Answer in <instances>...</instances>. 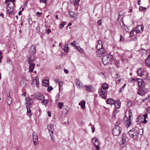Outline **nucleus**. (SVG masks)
<instances>
[{
	"label": "nucleus",
	"instance_id": "1",
	"mask_svg": "<svg viewBox=\"0 0 150 150\" xmlns=\"http://www.w3.org/2000/svg\"><path fill=\"white\" fill-rule=\"evenodd\" d=\"M28 62L29 64V71L30 72L33 71L34 68L35 67V64L34 63L35 59L32 57L28 56Z\"/></svg>",
	"mask_w": 150,
	"mask_h": 150
},
{
	"label": "nucleus",
	"instance_id": "2",
	"mask_svg": "<svg viewBox=\"0 0 150 150\" xmlns=\"http://www.w3.org/2000/svg\"><path fill=\"white\" fill-rule=\"evenodd\" d=\"M119 122H116L115 126L113 128L112 132L114 135L118 136L121 132L122 129L121 127L118 125Z\"/></svg>",
	"mask_w": 150,
	"mask_h": 150
},
{
	"label": "nucleus",
	"instance_id": "3",
	"mask_svg": "<svg viewBox=\"0 0 150 150\" xmlns=\"http://www.w3.org/2000/svg\"><path fill=\"white\" fill-rule=\"evenodd\" d=\"M112 58V56L110 54H108L103 57L102 60L103 63L104 65H107L110 61Z\"/></svg>",
	"mask_w": 150,
	"mask_h": 150
},
{
	"label": "nucleus",
	"instance_id": "4",
	"mask_svg": "<svg viewBox=\"0 0 150 150\" xmlns=\"http://www.w3.org/2000/svg\"><path fill=\"white\" fill-rule=\"evenodd\" d=\"M137 93V94L140 96H143L147 92V89L144 87H140Z\"/></svg>",
	"mask_w": 150,
	"mask_h": 150
},
{
	"label": "nucleus",
	"instance_id": "5",
	"mask_svg": "<svg viewBox=\"0 0 150 150\" xmlns=\"http://www.w3.org/2000/svg\"><path fill=\"white\" fill-rule=\"evenodd\" d=\"M99 96L101 97L104 99H106V95L107 91L105 90H103L102 88H99Z\"/></svg>",
	"mask_w": 150,
	"mask_h": 150
},
{
	"label": "nucleus",
	"instance_id": "6",
	"mask_svg": "<svg viewBox=\"0 0 150 150\" xmlns=\"http://www.w3.org/2000/svg\"><path fill=\"white\" fill-rule=\"evenodd\" d=\"M134 129V131L133 132L132 134H130V137L134 139H136L138 135V128L137 127H136Z\"/></svg>",
	"mask_w": 150,
	"mask_h": 150
},
{
	"label": "nucleus",
	"instance_id": "7",
	"mask_svg": "<svg viewBox=\"0 0 150 150\" xmlns=\"http://www.w3.org/2000/svg\"><path fill=\"white\" fill-rule=\"evenodd\" d=\"M75 81L76 86L77 88L79 89H81L83 87V84L79 78H76L75 79Z\"/></svg>",
	"mask_w": 150,
	"mask_h": 150
},
{
	"label": "nucleus",
	"instance_id": "8",
	"mask_svg": "<svg viewBox=\"0 0 150 150\" xmlns=\"http://www.w3.org/2000/svg\"><path fill=\"white\" fill-rule=\"evenodd\" d=\"M36 46L35 45H33L31 46L30 48V55L29 56H30L31 55H33L36 53Z\"/></svg>",
	"mask_w": 150,
	"mask_h": 150
},
{
	"label": "nucleus",
	"instance_id": "9",
	"mask_svg": "<svg viewBox=\"0 0 150 150\" xmlns=\"http://www.w3.org/2000/svg\"><path fill=\"white\" fill-rule=\"evenodd\" d=\"M83 88L86 91L92 92L94 89L93 87L91 85H85L83 86Z\"/></svg>",
	"mask_w": 150,
	"mask_h": 150
},
{
	"label": "nucleus",
	"instance_id": "10",
	"mask_svg": "<svg viewBox=\"0 0 150 150\" xmlns=\"http://www.w3.org/2000/svg\"><path fill=\"white\" fill-rule=\"evenodd\" d=\"M120 24L122 29H124L125 31L127 32H128L129 31V29L128 28V27L124 24L123 21L122 19H121L120 21Z\"/></svg>",
	"mask_w": 150,
	"mask_h": 150
},
{
	"label": "nucleus",
	"instance_id": "11",
	"mask_svg": "<svg viewBox=\"0 0 150 150\" xmlns=\"http://www.w3.org/2000/svg\"><path fill=\"white\" fill-rule=\"evenodd\" d=\"M143 30V27L142 25H139L137 27L135 31L136 33L142 32Z\"/></svg>",
	"mask_w": 150,
	"mask_h": 150
},
{
	"label": "nucleus",
	"instance_id": "12",
	"mask_svg": "<svg viewBox=\"0 0 150 150\" xmlns=\"http://www.w3.org/2000/svg\"><path fill=\"white\" fill-rule=\"evenodd\" d=\"M33 141L35 145L37 144L38 140V137L37 134L35 132H33Z\"/></svg>",
	"mask_w": 150,
	"mask_h": 150
},
{
	"label": "nucleus",
	"instance_id": "13",
	"mask_svg": "<svg viewBox=\"0 0 150 150\" xmlns=\"http://www.w3.org/2000/svg\"><path fill=\"white\" fill-rule=\"evenodd\" d=\"M34 98L42 100L43 99L44 96L40 93H37L34 95Z\"/></svg>",
	"mask_w": 150,
	"mask_h": 150
},
{
	"label": "nucleus",
	"instance_id": "14",
	"mask_svg": "<svg viewBox=\"0 0 150 150\" xmlns=\"http://www.w3.org/2000/svg\"><path fill=\"white\" fill-rule=\"evenodd\" d=\"M94 141H93V144L96 148L97 150L99 149V146L100 145V143L99 142L98 139H95Z\"/></svg>",
	"mask_w": 150,
	"mask_h": 150
},
{
	"label": "nucleus",
	"instance_id": "15",
	"mask_svg": "<svg viewBox=\"0 0 150 150\" xmlns=\"http://www.w3.org/2000/svg\"><path fill=\"white\" fill-rule=\"evenodd\" d=\"M144 71L143 69L142 68H139L137 71V74L139 76H141L144 74Z\"/></svg>",
	"mask_w": 150,
	"mask_h": 150
},
{
	"label": "nucleus",
	"instance_id": "16",
	"mask_svg": "<svg viewBox=\"0 0 150 150\" xmlns=\"http://www.w3.org/2000/svg\"><path fill=\"white\" fill-rule=\"evenodd\" d=\"M115 101L113 99L111 98H108L106 100L108 104L111 105L114 104V103H115Z\"/></svg>",
	"mask_w": 150,
	"mask_h": 150
},
{
	"label": "nucleus",
	"instance_id": "17",
	"mask_svg": "<svg viewBox=\"0 0 150 150\" xmlns=\"http://www.w3.org/2000/svg\"><path fill=\"white\" fill-rule=\"evenodd\" d=\"M30 107L29 106H26V108L27 109V114L29 117H30L31 116L32 114L31 112V111Z\"/></svg>",
	"mask_w": 150,
	"mask_h": 150
},
{
	"label": "nucleus",
	"instance_id": "18",
	"mask_svg": "<svg viewBox=\"0 0 150 150\" xmlns=\"http://www.w3.org/2000/svg\"><path fill=\"white\" fill-rule=\"evenodd\" d=\"M138 82V85L140 87H143V86L144 82L143 81L142 79H137Z\"/></svg>",
	"mask_w": 150,
	"mask_h": 150
},
{
	"label": "nucleus",
	"instance_id": "19",
	"mask_svg": "<svg viewBox=\"0 0 150 150\" xmlns=\"http://www.w3.org/2000/svg\"><path fill=\"white\" fill-rule=\"evenodd\" d=\"M114 104L115 105L116 108H118L120 106V103L119 100L115 101Z\"/></svg>",
	"mask_w": 150,
	"mask_h": 150
},
{
	"label": "nucleus",
	"instance_id": "20",
	"mask_svg": "<svg viewBox=\"0 0 150 150\" xmlns=\"http://www.w3.org/2000/svg\"><path fill=\"white\" fill-rule=\"evenodd\" d=\"M69 14L70 17L71 18H74L75 17L77 16H78V13L73 11H70Z\"/></svg>",
	"mask_w": 150,
	"mask_h": 150
},
{
	"label": "nucleus",
	"instance_id": "21",
	"mask_svg": "<svg viewBox=\"0 0 150 150\" xmlns=\"http://www.w3.org/2000/svg\"><path fill=\"white\" fill-rule=\"evenodd\" d=\"M7 103L8 105H10L11 103L12 100L10 96V94H9V96L8 95V96L7 98Z\"/></svg>",
	"mask_w": 150,
	"mask_h": 150
},
{
	"label": "nucleus",
	"instance_id": "22",
	"mask_svg": "<svg viewBox=\"0 0 150 150\" xmlns=\"http://www.w3.org/2000/svg\"><path fill=\"white\" fill-rule=\"evenodd\" d=\"M144 117V115H140L137 118L138 120V121H139V122H142L143 120Z\"/></svg>",
	"mask_w": 150,
	"mask_h": 150
},
{
	"label": "nucleus",
	"instance_id": "23",
	"mask_svg": "<svg viewBox=\"0 0 150 150\" xmlns=\"http://www.w3.org/2000/svg\"><path fill=\"white\" fill-rule=\"evenodd\" d=\"M14 6H12L11 5H9L8 4L6 6V8L7 9V11H11V10H13Z\"/></svg>",
	"mask_w": 150,
	"mask_h": 150
},
{
	"label": "nucleus",
	"instance_id": "24",
	"mask_svg": "<svg viewBox=\"0 0 150 150\" xmlns=\"http://www.w3.org/2000/svg\"><path fill=\"white\" fill-rule=\"evenodd\" d=\"M125 125L127 127H128L131 124V119H127L125 122Z\"/></svg>",
	"mask_w": 150,
	"mask_h": 150
},
{
	"label": "nucleus",
	"instance_id": "25",
	"mask_svg": "<svg viewBox=\"0 0 150 150\" xmlns=\"http://www.w3.org/2000/svg\"><path fill=\"white\" fill-rule=\"evenodd\" d=\"M103 53L102 52H101V50H99L98 49L96 51V54L98 55V57H100L102 56L103 54Z\"/></svg>",
	"mask_w": 150,
	"mask_h": 150
},
{
	"label": "nucleus",
	"instance_id": "26",
	"mask_svg": "<svg viewBox=\"0 0 150 150\" xmlns=\"http://www.w3.org/2000/svg\"><path fill=\"white\" fill-rule=\"evenodd\" d=\"M25 99L26 100V104H27V106H29L30 105V100L29 98H26Z\"/></svg>",
	"mask_w": 150,
	"mask_h": 150
},
{
	"label": "nucleus",
	"instance_id": "27",
	"mask_svg": "<svg viewBox=\"0 0 150 150\" xmlns=\"http://www.w3.org/2000/svg\"><path fill=\"white\" fill-rule=\"evenodd\" d=\"M100 46L102 47H103L102 41L101 40H99L98 41V45L97 46V48L100 47Z\"/></svg>",
	"mask_w": 150,
	"mask_h": 150
},
{
	"label": "nucleus",
	"instance_id": "28",
	"mask_svg": "<svg viewBox=\"0 0 150 150\" xmlns=\"http://www.w3.org/2000/svg\"><path fill=\"white\" fill-rule=\"evenodd\" d=\"M102 87L103 88V90L104 89L105 90L106 89L108 88V84L106 83H104L102 85Z\"/></svg>",
	"mask_w": 150,
	"mask_h": 150
},
{
	"label": "nucleus",
	"instance_id": "29",
	"mask_svg": "<svg viewBox=\"0 0 150 150\" xmlns=\"http://www.w3.org/2000/svg\"><path fill=\"white\" fill-rule=\"evenodd\" d=\"M33 84L38 85L39 83V80L37 78H35V79L33 80Z\"/></svg>",
	"mask_w": 150,
	"mask_h": 150
},
{
	"label": "nucleus",
	"instance_id": "30",
	"mask_svg": "<svg viewBox=\"0 0 150 150\" xmlns=\"http://www.w3.org/2000/svg\"><path fill=\"white\" fill-rule=\"evenodd\" d=\"M85 103H86L85 101H83L81 103H79V105H81L82 108L84 109L85 107Z\"/></svg>",
	"mask_w": 150,
	"mask_h": 150
},
{
	"label": "nucleus",
	"instance_id": "31",
	"mask_svg": "<svg viewBox=\"0 0 150 150\" xmlns=\"http://www.w3.org/2000/svg\"><path fill=\"white\" fill-rule=\"evenodd\" d=\"M25 81H26L25 79H23L21 81L20 84L21 86L22 87L24 86L26 84V83H25Z\"/></svg>",
	"mask_w": 150,
	"mask_h": 150
},
{
	"label": "nucleus",
	"instance_id": "32",
	"mask_svg": "<svg viewBox=\"0 0 150 150\" xmlns=\"http://www.w3.org/2000/svg\"><path fill=\"white\" fill-rule=\"evenodd\" d=\"M120 145L121 148H123L126 145L125 142L122 141H120Z\"/></svg>",
	"mask_w": 150,
	"mask_h": 150
},
{
	"label": "nucleus",
	"instance_id": "33",
	"mask_svg": "<svg viewBox=\"0 0 150 150\" xmlns=\"http://www.w3.org/2000/svg\"><path fill=\"white\" fill-rule=\"evenodd\" d=\"M144 118H143V120L142 122V123H145L147 122V121L146 120V118L147 117V114H144Z\"/></svg>",
	"mask_w": 150,
	"mask_h": 150
},
{
	"label": "nucleus",
	"instance_id": "34",
	"mask_svg": "<svg viewBox=\"0 0 150 150\" xmlns=\"http://www.w3.org/2000/svg\"><path fill=\"white\" fill-rule=\"evenodd\" d=\"M43 82L45 84V85H44V86L47 87L49 85V81L45 79L43 80Z\"/></svg>",
	"mask_w": 150,
	"mask_h": 150
},
{
	"label": "nucleus",
	"instance_id": "35",
	"mask_svg": "<svg viewBox=\"0 0 150 150\" xmlns=\"http://www.w3.org/2000/svg\"><path fill=\"white\" fill-rule=\"evenodd\" d=\"M64 105L63 103L61 102H59L58 103V107L60 109H62V107Z\"/></svg>",
	"mask_w": 150,
	"mask_h": 150
},
{
	"label": "nucleus",
	"instance_id": "36",
	"mask_svg": "<svg viewBox=\"0 0 150 150\" xmlns=\"http://www.w3.org/2000/svg\"><path fill=\"white\" fill-rule=\"evenodd\" d=\"M126 134H122V141L125 142H126Z\"/></svg>",
	"mask_w": 150,
	"mask_h": 150
},
{
	"label": "nucleus",
	"instance_id": "37",
	"mask_svg": "<svg viewBox=\"0 0 150 150\" xmlns=\"http://www.w3.org/2000/svg\"><path fill=\"white\" fill-rule=\"evenodd\" d=\"M66 24V22L63 21L62 22L60 25L59 27L61 29H62L64 26Z\"/></svg>",
	"mask_w": 150,
	"mask_h": 150
},
{
	"label": "nucleus",
	"instance_id": "38",
	"mask_svg": "<svg viewBox=\"0 0 150 150\" xmlns=\"http://www.w3.org/2000/svg\"><path fill=\"white\" fill-rule=\"evenodd\" d=\"M76 48L81 53H82L83 52V50L80 47L76 46Z\"/></svg>",
	"mask_w": 150,
	"mask_h": 150
},
{
	"label": "nucleus",
	"instance_id": "39",
	"mask_svg": "<svg viewBox=\"0 0 150 150\" xmlns=\"http://www.w3.org/2000/svg\"><path fill=\"white\" fill-rule=\"evenodd\" d=\"M6 14L9 15H13L14 14L13 10H11V11H6Z\"/></svg>",
	"mask_w": 150,
	"mask_h": 150
},
{
	"label": "nucleus",
	"instance_id": "40",
	"mask_svg": "<svg viewBox=\"0 0 150 150\" xmlns=\"http://www.w3.org/2000/svg\"><path fill=\"white\" fill-rule=\"evenodd\" d=\"M14 0H6V2H7V1H9L11 2V4H9V5H11L12 6H14V4L13 1Z\"/></svg>",
	"mask_w": 150,
	"mask_h": 150
},
{
	"label": "nucleus",
	"instance_id": "41",
	"mask_svg": "<svg viewBox=\"0 0 150 150\" xmlns=\"http://www.w3.org/2000/svg\"><path fill=\"white\" fill-rule=\"evenodd\" d=\"M53 125L52 124H50L48 125L47 128L48 130H50V129H52V128L53 127Z\"/></svg>",
	"mask_w": 150,
	"mask_h": 150
},
{
	"label": "nucleus",
	"instance_id": "42",
	"mask_svg": "<svg viewBox=\"0 0 150 150\" xmlns=\"http://www.w3.org/2000/svg\"><path fill=\"white\" fill-rule=\"evenodd\" d=\"M120 64V61L119 60H116L115 62V65L117 67H119Z\"/></svg>",
	"mask_w": 150,
	"mask_h": 150
},
{
	"label": "nucleus",
	"instance_id": "43",
	"mask_svg": "<svg viewBox=\"0 0 150 150\" xmlns=\"http://www.w3.org/2000/svg\"><path fill=\"white\" fill-rule=\"evenodd\" d=\"M128 112L129 114V119H130L131 117L132 116V113L131 110H129V111Z\"/></svg>",
	"mask_w": 150,
	"mask_h": 150
},
{
	"label": "nucleus",
	"instance_id": "44",
	"mask_svg": "<svg viewBox=\"0 0 150 150\" xmlns=\"http://www.w3.org/2000/svg\"><path fill=\"white\" fill-rule=\"evenodd\" d=\"M146 64L147 66L150 67V61L147 58L146 59Z\"/></svg>",
	"mask_w": 150,
	"mask_h": 150
},
{
	"label": "nucleus",
	"instance_id": "45",
	"mask_svg": "<svg viewBox=\"0 0 150 150\" xmlns=\"http://www.w3.org/2000/svg\"><path fill=\"white\" fill-rule=\"evenodd\" d=\"M135 30L133 29L130 32V36L131 37H132L134 35V33L135 31Z\"/></svg>",
	"mask_w": 150,
	"mask_h": 150
},
{
	"label": "nucleus",
	"instance_id": "46",
	"mask_svg": "<svg viewBox=\"0 0 150 150\" xmlns=\"http://www.w3.org/2000/svg\"><path fill=\"white\" fill-rule=\"evenodd\" d=\"M48 101L49 100H43L42 101L41 103H43L44 105H45L48 102Z\"/></svg>",
	"mask_w": 150,
	"mask_h": 150
},
{
	"label": "nucleus",
	"instance_id": "47",
	"mask_svg": "<svg viewBox=\"0 0 150 150\" xmlns=\"http://www.w3.org/2000/svg\"><path fill=\"white\" fill-rule=\"evenodd\" d=\"M126 84H125L122 87H121V88H120V91H119V92L120 93L123 91L124 88L126 86Z\"/></svg>",
	"mask_w": 150,
	"mask_h": 150
},
{
	"label": "nucleus",
	"instance_id": "48",
	"mask_svg": "<svg viewBox=\"0 0 150 150\" xmlns=\"http://www.w3.org/2000/svg\"><path fill=\"white\" fill-rule=\"evenodd\" d=\"M134 131V128L131 129L128 132V134L130 136V134H132V133Z\"/></svg>",
	"mask_w": 150,
	"mask_h": 150
},
{
	"label": "nucleus",
	"instance_id": "49",
	"mask_svg": "<svg viewBox=\"0 0 150 150\" xmlns=\"http://www.w3.org/2000/svg\"><path fill=\"white\" fill-rule=\"evenodd\" d=\"M150 112V107H148L146 109V112L145 114H147V115Z\"/></svg>",
	"mask_w": 150,
	"mask_h": 150
},
{
	"label": "nucleus",
	"instance_id": "50",
	"mask_svg": "<svg viewBox=\"0 0 150 150\" xmlns=\"http://www.w3.org/2000/svg\"><path fill=\"white\" fill-rule=\"evenodd\" d=\"M53 89V88L52 86H49L47 89V91L49 92L51 91Z\"/></svg>",
	"mask_w": 150,
	"mask_h": 150
},
{
	"label": "nucleus",
	"instance_id": "51",
	"mask_svg": "<svg viewBox=\"0 0 150 150\" xmlns=\"http://www.w3.org/2000/svg\"><path fill=\"white\" fill-rule=\"evenodd\" d=\"M143 130L142 129H140L139 130V134L142 135L143 134Z\"/></svg>",
	"mask_w": 150,
	"mask_h": 150
},
{
	"label": "nucleus",
	"instance_id": "52",
	"mask_svg": "<svg viewBox=\"0 0 150 150\" xmlns=\"http://www.w3.org/2000/svg\"><path fill=\"white\" fill-rule=\"evenodd\" d=\"M102 21L101 19L98 20L97 21V24L98 25L100 26L101 25Z\"/></svg>",
	"mask_w": 150,
	"mask_h": 150
},
{
	"label": "nucleus",
	"instance_id": "53",
	"mask_svg": "<svg viewBox=\"0 0 150 150\" xmlns=\"http://www.w3.org/2000/svg\"><path fill=\"white\" fill-rule=\"evenodd\" d=\"M36 32L39 33L40 32V27L38 26L36 28Z\"/></svg>",
	"mask_w": 150,
	"mask_h": 150
},
{
	"label": "nucleus",
	"instance_id": "54",
	"mask_svg": "<svg viewBox=\"0 0 150 150\" xmlns=\"http://www.w3.org/2000/svg\"><path fill=\"white\" fill-rule=\"evenodd\" d=\"M139 10H145L146 9V8L145 7H144L142 6H140L139 7Z\"/></svg>",
	"mask_w": 150,
	"mask_h": 150
},
{
	"label": "nucleus",
	"instance_id": "55",
	"mask_svg": "<svg viewBox=\"0 0 150 150\" xmlns=\"http://www.w3.org/2000/svg\"><path fill=\"white\" fill-rule=\"evenodd\" d=\"M124 14V12L122 11H120L118 15L119 16H121Z\"/></svg>",
	"mask_w": 150,
	"mask_h": 150
},
{
	"label": "nucleus",
	"instance_id": "56",
	"mask_svg": "<svg viewBox=\"0 0 150 150\" xmlns=\"http://www.w3.org/2000/svg\"><path fill=\"white\" fill-rule=\"evenodd\" d=\"M98 50H101V52H102L103 53H104L105 52V50L103 47H101L100 48L98 49Z\"/></svg>",
	"mask_w": 150,
	"mask_h": 150
},
{
	"label": "nucleus",
	"instance_id": "57",
	"mask_svg": "<svg viewBox=\"0 0 150 150\" xmlns=\"http://www.w3.org/2000/svg\"><path fill=\"white\" fill-rule=\"evenodd\" d=\"M76 42V41H74L73 42H72L71 43V45L74 47H76V43H75Z\"/></svg>",
	"mask_w": 150,
	"mask_h": 150
},
{
	"label": "nucleus",
	"instance_id": "58",
	"mask_svg": "<svg viewBox=\"0 0 150 150\" xmlns=\"http://www.w3.org/2000/svg\"><path fill=\"white\" fill-rule=\"evenodd\" d=\"M145 79H146L148 80H150V76H149V74L147 73V76H146Z\"/></svg>",
	"mask_w": 150,
	"mask_h": 150
},
{
	"label": "nucleus",
	"instance_id": "59",
	"mask_svg": "<svg viewBox=\"0 0 150 150\" xmlns=\"http://www.w3.org/2000/svg\"><path fill=\"white\" fill-rule=\"evenodd\" d=\"M39 1L40 3H43L45 4L47 2L46 0H39Z\"/></svg>",
	"mask_w": 150,
	"mask_h": 150
},
{
	"label": "nucleus",
	"instance_id": "60",
	"mask_svg": "<svg viewBox=\"0 0 150 150\" xmlns=\"http://www.w3.org/2000/svg\"><path fill=\"white\" fill-rule=\"evenodd\" d=\"M45 31H46V33L47 34H48L49 33L51 32V30L49 29H48V30L47 29H45Z\"/></svg>",
	"mask_w": 150,
	"mask_h": 150
},
{
	"label": "nucleus",
	"instance_id": "61",
	"mask_svg": "<svg viewBox=\"0 0 150 150\" xmlns=\"http://www.w3.org/2000/svg\"><path fill=\"white\" fill-rule=\"evenodd\" d=\"M50 136L51 137V139L53 141H54L55 140V139L54 138L53 134H50Z\"/></svg>",
	"mask_w": 150,
	"mask_h": 150
},
{
	"label": "nucleus",
	"instance_id": "62",
	"mask_svg": "<svg viewBox=\"0 0 150 150\" xmlns=\"http://www.w3.org/2000/svg\"><path fill=\"white\" fill-rule=\"evenodd\" d=\"M126 61V59L123 58H121V61L122 62H125Z\"/></svg>",
	"mask_w": 150,
	"mask_h": 150
},
{
	"label": "nucleus",
	"instance_id": "63",
	"mask_svg": "<svg viewBox=\"0 0 150 150\" xmlns=\"http://www.w3.org/2000/svg\"><path fill=\"white\" fill-rule=\"evenodd\" d=\"M75 2L76 3V4H74L75 5H77L79 4L78 2L80 1V0H75Z\"/></svg>",
	"mask_w": 150,
	"mask_h": 150
},
{
	"label": "nucleus",
	"instance_id": "64",
	"mask_svg": "<svg viewBox=\"0 0 150 150\" xmlns=\"http://www.w3.org/2000/svg\"><path fill=\"white\" fill-rule=\"evenodd\" d=\"M7 62L10 64L11 65L12 64V62L11 61L10 59H8L7 60Z\"/></svg>",
	"mask_w": 150,
	"mask_h": 150
}]
</instances>
